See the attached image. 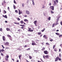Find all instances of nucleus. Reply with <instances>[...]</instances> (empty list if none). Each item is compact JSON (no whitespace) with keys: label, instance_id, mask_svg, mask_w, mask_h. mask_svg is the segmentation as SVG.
Returning <instances> with one entry per match:
<instances>
[{"label":"nucleus","instance_id":"obj_1","mask_svg":"<svg viewBox=\"0 0 62 62\" xmlns=\"http://www.w3.org/2000/svg\"><path fill=\"white\" fill-rule=\"evenodd\" d=\"M54 6H55L56 5V2L57 3H58V0H56V1L55 0H54Z\"/></svg>","mask_w":62,"mask_h":62},{"label":"nucleus","instance_id":"obj_2","mask_svg":"<svg viewBox=\"0 0 62 62\" xmlns=\"http://www.w3.org/2000/svg\"><path fill=\"white\" fill-rule=\"evenodd\" d=\"M44 53L45 54H49L48 52V51L47 50L44 51Z\"/></svg>","mask_w":62,"mask_h":62},{"label":"nucleus","instance_id":"obj_3","mask_svg":"<svg viewBox=\"0 0 62 62\" xmlns=\"http://www.w3.org/2000/svg\"><path fill=\"white\" fill-rule=\"evenodd\" d=\"M50 8L52 10H54V6H50Z\"/></svg>","mask_w":62,"mask_h":62},{"label":"nucleus","instance_id":"obj_4","mask_svg":"<svg viewBox=\"0 0 62 62\" xmlns=\"http://www.w3.org/2000/svg\"><path fill=\"white\" fill-rule=\"evenodd\" d=\"M26 14H30V12L26 10Z\"/></svg>","mask_w":62,"mask_h":62},{"label":"nucleus","instance_id":"obj_5","mask_svg":"<svg viewBox=\"0 0 62 62\" xmlns=\"http://www.w3.org/2000/svg\"><path fill=\"white\" fill-rule=\"evenodd\" d=\"M33 41H32V45H36V43H35V42H33Z\"/></svg>","mask_w":62,"mask_h":62},{"label":"nucleus","instance_id":"obj_6","mask_svg":"<svg viewBox=\"0 0 62 62\" xmlns=\"http://www.w3.org/2000/svg\"><path fill=\"white\" fill-rule=\"evenodd\" d=\"M2 17H3L5 18H6V19L8 18V17H7V15H5V16H4V15H2Z\"/></svg>","mask_w":62,"mask_h":62},{"label":"nucleus","instance_id":"obj_7","mask_svg":"<svg viewBox=\"0 0 62 62\" xmlns=\"http://www.w3.org/2000/svg\"><path fill=\"white\" fill-rule=\"evenodd\" d=\"M58 59H59V57H56V58L55 59V61H57Z\"/></svg>","mask_w":62,"mask_h":62},{"label":"nucleus","instance_id":"obj_8","mask_svg":"<svg viewBox=\"0 0 62 62\" xmlns=\"http://www.w3.org/2000/svg\"><path fill=\"white\" fill-rule=\"evenodd\" d=\"M19 15H20L21 14H22V13H23V12L22 11H20V10H19Z\"/></svg>","mask_w":62,"mask_h":62},{"label":"nucleus","instance_id":"obj_9","mask_svg":"<svg viewBox=\"0 0 62 62\" xmlns=\"http://www.w3.org/2000/svg\"><path fill=\"white\" fill-rule=\"evenodd\" d=\"M3 40H4V41H5L6 40V38H5V37L4 36H3Z\"/></svg>","mask_w":62,"mask_h":62},{"label":"nucleus","instance_id":"obj_10","mask_svg":"<svg viewBox=\"0 0 62 62\" xmlns=\"http://www.w3.org/2000/svg\"><path fill=\"white\" fill-rule=\"evenodd\" d=\"M8 44H9V43L7 42H6L5 44V45H6L7 46V45H8Z\"/></svg>","mask_w":62,"mask_h":62},{"label":"nucleus","instance_id":"obj_11","mask_svg":"<svg viewBox=\"0 0 62 62\" xmlns=\"http://www.w3.org/2000/svg\"><path fill=\"white\" fill-rule=\"evenodd\" d=\"M37 22V21L35 20L34 22V23L35 25H36V23Z\"/></svg>","mask_w":62,"mask_h":62},{"label":"nucleus","instance_id":"obj_12","mask_svg":"<svg viewBox=\"0 0 62 62\" xmlns=\"http://www.w3.org/2000/svg\"><path fill=\"white\" fill-rule=\"evenodd\" d=\"M32 5H35V2H34V0H32Z\"/></svg>","mask_w":62,"mask_h":62},{"label":"nucleus","instance_id":"obj_13","mask_svg":"<svg viewBox=\"0 0 62 62\" xmlns=\"http://www.w3.org/2000/svg\"><path fill=\"white\" fill-rule=\"evenodd\" d=\"M60 18V17H58L57 19V22H58V20H59V19Z\"/></svg>","mask_w":62,"mask_h":62},{"label":"nucleus","instance_id":"obj_14","mask_svg":"<svg viewBox=\"0 0 62 62\" xmlns=\"http://www.w3.org/2000/svg\"><path fill=\"white\" fill-rule=\"evenodd\" d=\"M43 37L44 38H45V39H47V36H46L45 35H44L43 36Z\"/></svg>","mask_w":62,"mask_h":62},{"label":"nucleus","instance_id":"obj_15","mask_svg":"<svg viewBox=\"0 0 62 62\" xmlns=\"http://www.w3.org/2000/svg\"><path fill=\"white\" fill-rule=\"evenodd\" d=\"M24 22H28V20L26 19H24Z\"/></svg>","mask_w":62,"mask_h":62},{"label":"nucleus","instance_id":"obj_16","mask_svg":"<svg viewBox=\"0 0 62 62\" xmlns=\"http://www.w3.org/2000/svg\"><path fill=\"white\" fill-rule=\"evenodd\" d=\"M20 23H21V24H23V20L21 21L20 22Z\"/></svg>","mask_w":62,"mask_h":62},{"label":"nucleus","instance_id":"obj_17","mask_svg":"<svg viewBox=\"0 0 62 62\" xmlns=\"http://www.w3.org/2000/svg\"><path fill=\"white\" fill-rule=\"evenodd\" d=\"M55 34L57 35H58V36H59L60 35V34H59V33H58L57 32Z\"/></svg>","mask_w":62,"mask_h":62},{"label":"nucleus","instance_id":"obj_18","mask_svg":"<svg viewBox=\"0 0 62 62\" xmlns=\"http://www.w3.org/2000/svg\"><path fill=\"white\" fill-rule=\"evenodd\" d=\"M28 30L29 31H30V32H33V30Z\"/></svg>","mask_w":62,"mask_h":62},{"label":"nucleus","instance_id":"obj_19","mask_svg":"<svg viewBox=\"0 0 62 62\" xmlns=\"http://www.w3.org/2000/svg\"><path fill=\"white\" fill-rule=\"evenodd\" d=\"M43 14H44V16L45 17L46 16V13L45 12H43Z\"/></svg>","mask_w":62,"mask_h":62},{"label":"nucleus","instance_id":"obj_20","mask_svg":"<svg viewBox=\"0 0 62 62\" xmlns=\"http://www.w3.org/2000/svg\"><path fill=\"white\" fill-rule=\"evenodd\" d=\"M29 56V58L30 59H32V57L31 56Z\"/></svg>","mask_w":62,"mask_h":62},{"label":"nucleus","instance_id":"obj_21","mask_svg":"<svg viewBox=\"0 0 62 62\" xmlns=\"http://www.w3.org/2000/svg\"><path fill=\"white\" fill-rule=\"evenodd\" d=\"M13 7L14 8V9H16V6H15L14 5Z\"/></svg>","mask_w":62,"mask_h":62},{"label":"nucleus","instance_id":"obj_22","mask_svg":"<svg viewBox=\"0 0 62 62\" xmlns=\"http://www.w3.org/2000/svg\"><path fill=\"white\" fill-rule=\"evenodd\" d=\"M6 30H7V31H9V30H10V29H9L8 28H7L6 29Z\"/></svg>","mask_w":62,"mask_h":62},{"label":"nucleus","instance_id":"obj_23","mask_svg":"<svg viewBox=\"0 0 62 62\" xmlns=\"http://www.w3.org/2000/svg\"><path fill=\"white\" fill-rule=\"evenodd\" d=\"M45 57H46V58H48V57H49V55H46L45 56Z\"/></svg>","mask_w":62,"mask_h":62},{"label":"nucleus","instance_id":"obj_24","mask_svg":"<svg viewBox=\"0 0 62 62\" xmlns=\"http://www.w3.org/2000/svg\"><path fill=\"white\" fill-rule=\"evenodd\" d=\"M5 59L6 61H8V58H5Z\"/></svg>","mask_w":62,"mask_h":62},{"label":"nucleus","instance_id":"obj_25","mask_svg":"<svg viewBox=\"0 0 62 62\" xmlns=\"http://www.w3.org/2000/svg\"><path fill=\"white\" fill-rule=\"evenodd\" d=\"M6 58H8L9 57V56H8V55H6Z\"/></svg>","mask_w":62,"mask_h":62},{"label":"nucleus","instance_id":"obj_26","mask_svg":"<svg viewBox=\"0 0 62 62\" xmlns=\"http://www.w3.org/2000/svg\"><path fill=\"white\" fill-rule=\"evenodd\" d=\"M47 19L48 20H51V17H49Z\"/></svg>","mask_w":62,"mask_h":62},{"label":"nucleus","instance_id":"obj_27","mask_svg":"<svg viewBox=\"0 0 62 62\" xmlns=\"http://www.w3.org/2000/svg\"><path fill=\"white\" fill-rule=\"evenodd\" d=\"M18 11L17 10H15V12L16 13H18Z\"/></svg>","mask_w":62,"mask_h":62},{"label":"nucleus","instance_id":"obj_28","mask_svg":"<svg viewBox=\"0 0 62 62\" xmlns=\"http://www.w3.org/2000/svg\"><path fill=\"white\" fill-rule=\"evenodd\" d=\"M20 26H23L24 27L25 26V25H22L21 24L20 25Z\"/></svg>","mask_w":62,"mask_h":62},{"label":"nucleus","instance_id":"obj_29","mask_svg":"<svg viewBox=\"0 0 62 62\" xmlns=\"http://www.w3.org/2000/svg\"><path fill=\"white\" fill-rule=\"evenodd\" d=\"M41 34V33L40 32H38V35H40Z\"/></svg>","mask_w":62,"mask_h":62},{"label":"nucleus","instance_id":"obj_30","mask_svg":"<svg viewBox=\"0 0 62 62\" xmlns=\"http://www.w3.org/2000/svg\"><path fill=\"white\" fill-rule=\"evenodd\" d=\"M14 2L15 4H16V2L15 0H14Z\"/></svg>","mask_w":62,"mask_h":62},{"label":"nucleus","instance_id":"obj_31","mask_svg":"<svg viewBox=\"0 0 62 62\" xmlns=\"http://www.w3.org/2000/svg\"><path fill=\"white\" fill-rule=\"evenodd\" d=\"M54 25H55V24H53L52 25V27H54Z\"/></svg>","mask_w":62,"mask_h":62},{"label":"nucleus","instance_id":"obj_32","mask_svg":"<svg viewBox=\"0 0 62 62\" xmlns=\"http://www.w3.org/2000/svg\"><path fill=\"white\" fill-rule=\"evenodd\" d=\"M22 54H20L19 55V57H22Z\"/></svg>","mask_w":62,"mask_h":62},{"label":"nucleus","instance_id":"obj_33","mask_svg":"<svg viewBox=\"0 0 62 62\" xmlns=\"http://www.w3.org/2000/svg\"><path fill=\"white\" fill-rule=\"evenodd\" d=\"M24 5H25L24 4H23V3L22 4V7H24Z\"/></svg>","mask_w":62,"mask_h":62},{"label":"nucleus","instance_id":"obj_34","mask_svg":"<svg viewBox=\"0 0 62 62\" xmlns=\"http://www.w3.org/2000/svg\"><path fill=\"white\" fill-rule=\"evenodd\" d=\"M51 13H54V12H53L52 10L51 11Z\"/></svg>","mask_w":62,"mask_h":62},{"label":"nucleus","instance_id":"obj_35","mask_svg":"<svg viewBox=\"0 0 62 62\" xmlns=\"http://www.w3.org/2000/svg\"><path fill=\"white\" fill-rule=\"evenodd\" d=\"M1 51L2 52H4L5 50H4L3 49H2L1 50Z\"/></svg>","mask_w":62,"mask_h":62},{"label":"nucleus","instance_id":"obj_36","mask_svg":"<svg viewBox=\"0 0 62 62\" xmlns=\"http://www.w3.org/2000/svg\"><path fill=\"white\" fill-rule=\"evenodd\" d=\"M17 20L18 21H20V19L19 18H17Z\"/></svg>","mask_w":62,"mask_h":62},{"label":"nucleus","instance_id":"obj_37","mask_svg":"<svg viewBox=\"0 0 62 62\" xmlns=\"http://www.w3.org/2000/svg\"><path fill=\"white\" fill-rule=\"evenodd\" d=\"M45 50V48H44V47H43L42 49L41 50Z\"/></svg>","mask_w":62,"mask_h":62},{"label":"nucleus","instance_id":"obj_38","mask_svg":"<svg viewBox=\"0 0 62 62\" xmlns=\"http://www.w3.org/2000/svg\"><path fill=\"white\" fill-rule=\"evenodd\" d=\"M2 28H0V31H2Z\"/></svg>","mask_w":62,"mask_h":62},{"label":"nucleus","instance_id":"obj_39","mask_svg":"<svg viewBox=\"0 0 62 62\" xmlns=\"http://www.w3.org/2000/svg\"><path fill=\"white\" fill-rule=\"evenodd\" d=\"M61 37H62V34L60 35H59V38H60Z\"/></svg>","mask_w":62,"mask_h":62},{"label":"nucleus","instance_id":"obj_40","mask_svg":"<svg viewBox=\"0 0 62 62\" xmlns=\"http://www.w3.org/2000/svg\"><path fill=\"white\" fill-rule=\"evenodd\" d=\"M7 36L8 37H10V38L11 37V36H10V35H7Z\"/></svg>","mask_w":62,"mask_h":62},{"label":"nucleus","instance_id":"obj_41","mask_svg":"<svg viewBox=\"0 0 62 62\" xmlns=\"http://www.w3.org/2000/svg\"><path fill=\"white\" fill-rule=\"evenodd\" d=\"M4 14H6V13H7V12H6V11H5V10H4Z\"/></svg>","mask_w":62,"mask_h":62},{"label":"nucleus","instance_id":"obj_42","mask_svg":"<svg viewBox=\"0 0 62 62\" xmlns=\"http://www.w3.org/2000/svg\"><path fill=\"white\" fill-rule=\"evenodd\" d=\"M45 8V6L44 5H43V7H42V8Z\"/></svg>","mask_w":62,"mask_h":62},{"label":"nucleus","instance_id":"obj_43","mask_svg":"<svg viewBox=\"0 0 62 62\" xmlns=\"http://www.w3.org/2000/svg\"><path fill=\"white\" fill-rule=\"evenodd\" d=\"M55 45H54L53 47V49H54V48H55Z\"/></svg>","mask_w":62,"mask_h":62},{"label":"nucleus","instance_id":"obj_44","mask_svg":"<svg viewBox=\"0 0 62 62\" xmlns=\"http://www.w3.org/2000/svg\"><path fill=\"white\" fill-rule=\"evenodd\" d=\"M27 51H28V50H30V48H29L27 49Z\"/></svg>","mask_w":62,"mask_h":62},{"label":"nucleus","instance_id":"obj_45","mask_svg":"<svg viewBox=\"0 0 62 62\" xmlns=\"http://www.w3.org/2000/svg\"><path fill=\"white\" fill-rule=\"evenodd\" d=\"M8 10L9 11V7H8Z\"/></svg>","mask_w":62,"mask_h":62},{"label":"nucleus","instance_id":"obj_46","mask_svg":"<svg viewBox=\"0 0 62 62\" xmlns=\"http://www.w3.org/2000/svg\"><path fill=\"white\" fill-rule=\"evenodd\" d=\"M14 23H15V24H17V22H15Z\"/></svg>","mask_w":62,"mask_h":62},{"label":"nucleus","instance_id":"obj_47","mask_svg":"<svg viewBox=\"0 0 62 62\" xmlns=\"http://www.w3.org/2000/svg\"><path fill=\"white\" fill-rule=\"evenodd\" d=\"M54 51L55 52H57V50H56V49H54Z\"/></svg>","mask_w":62,"mask_h":62},{"label":"nucleus","instance_id":"obj_48","mask_svg":"<svg viewBox=\"0 0 62 62\" xmlns=\"http://www.w3.org/2000/svg\"><path fill=\"white\" fill-rule=\"evenodd\" d=\"M2 46L3 47V49H4V48H5V47H4V46L3 45H2Z\"/></svg>","mask_w":62,"mask_h":62},{"label":"nucleus","instance_id":"obj_49","mask_svg":"<svg viewBox=\"0 0 62 62\" xmlns=\"http://www.w3.org/2000/svg\"><path fill=\"white\" fill-rule=\"evenodd\" d=\"M40 60H41V61H42V62H43V61L42 60V59H40Z\"/></svg>","mask_w":62,"mask_h":62},{"label":"nucleus","instance_id":"obj_50","mask_svg":"<svg viewBox=\"0 0 62 62\" xmlns=\"http://www.w3.org/2000/svg\"><path fill=\"white\" fill-rule=\"evenodd\" d=\"M24 28V27H23V26H22L21 27V29H23Z\"/></svg>","mask_w":62,"mask_h":62},{"label":"nucleus","instance_id":"obj_51","mask_svg":"<svg viewBox=\"0 0 62 62\" xmlns=\"http://www.w3.org/2000/svg\"><path fill=\"white\" fill-rule=\"evenodd\" d=\"M58 59L59 60V61H61V59H60V58L59 59V58Z\"/></svg>","mask_w":62,"mask_h":62},{"label":"nucleus","instance_id":"obj_52","mask_svg":"<svg viewBox=\"0 0 62 62\" xmlns=\"http://www.w3.org/2000/svg\"><path fill=\"white\" fill-rule=\"evenodd\" d=\"M50 41H53V39H51L50 40Z\"/></svg>","mask_w":62,"mask_h":62},{"label":"nucleus","instance_id":"obj_53","mask_svg":"<svg viewBox=\"0 0 62 62\" xmlns=\"http://www.w3.org/2000/svg\"><path fill=\"white\" fill-rule=\"evenodd\" d=\"M46 45H49V43H46Z\"/></svg>","mask_w":62,"mask_h":62},{"label":"nucleus","instance_id":"obj_54","mask_svg":"<svg viewBox=\"0 0 62 62\" xmlns=\"http://www.w3.org/2000/svg\"><path fill=\"white\" fill-rule=\"evenodd\" d=\"M44 30H42L41 31V32H44Z\"/></svg>","mask_w":62,"mask_h":62},{"label":"nucleus","instance_id":"obj_55","mask_svg":"<svg viewBox=\"0 0 62 62\" xmlns=\"http://www.w3.org/2000/svg\"><path fill=\"white\" fill-rule=\"evenodd\" d=\"M49 6H51V3H49Z\"/></svg>","mask_w":62,"mask_h":62},{"label":"nucleus","instance_id":"obj_56","mask_svg":"<svg viewBox=\"0 0 62 62\" xmlns=\"http://www.w3.org/2000/svg\"><path fill=\"white\" fill-rule=\"evenodd\" d=\"M56 25H57V24H58V23L57 22L56 23Z\"/></svg>","mask_w":62,"mask_h":62},{"label":"nucleus","instance_id":"obj_57","mask_svg":"<svg viewBox=\"0 0 62 62\" xmlns=\"http://www.w3.org/2000/svg\"><path fill=\"white\" fill-rule=\"evenodd\" d=\"M61 25L62 26V22L61 21Z\"/></svg>","mask_w":62,"mask_h":62},{"label":"nucleus","instance_id":"obj_58","mask_svg":"<svg viewBox=\"0 0 62 62\" xmlns=\"http://www.w3.org/2000/svg\"><path fill=\"white\" fill-rule=\"evenodd\" d=\"M1 55H4V54H3L2 53H1Z\"/></svg>","mask_w":62,"mask_h":62},{"label":"nucleus","instance_id":"obj_59","mask_svg":"<svg viewBox=\"0 0 62 62\" xmlns=\"http://www.w3.org/2000/svg\"><path fill=\"white\" fill-rule=\"evenodd\" d=\"M29 2V0H28L27 1V3H28Z\"/></svg>","mask_w":62,"mask_h":62},{"label":"nucleus","instance_id":"obj_60","mask_svg":"<svg viewBox=\"0 0 62 62\" xmlns=\"http://www.w3.org/2000/svg\"><path fill=\"white\" fill-rule=\"evenodd\" d=\"M62 44H61L60 45V47H62Z\"/></svg>","mask_w":62,"mask_h":62},{"label":"nucleus","instance_id":"obj_61","mask_svg":"<svg viewBox=\"0 0 62 62\" xmlns=\"http://www.w3.org/2000/svg\"><path fill=\"white\" fill-rule=\"evenodd\" d=\"M20 31H21V30L20 29H19L18 30V31H19V32Z\"/></svg>","mask_w":62,"mask_h":62},{"label":"nucleus","instance_id":"obj_62","mask_svg":"<svg viewBox=\"0 0 62 62\" xmlns=\"http://www.w3.org/2000/svg\"><path fill=\"white\" fill-rule=\"evenodd\" d=\"M24 16L25 17H27V16L26 15L25 16Z\"/></svg>","mask_w":62,"mask_h":62},{"label":"nucleus","instance_id":"obj_63","mask_svg":"<svg viewBox=\"0 0 62 62\" xmlns=\"http://www.w3.org/2000/svg\"><path fill=\"white\" fill-rule=\"evenodd\" d=\"M43 57L44 59H45V56H44V55L43 56Z\"/></svg>","mask_w":62,"mask_h":62},{"label":"nucleus","instance_id":"obj_64","mask_svg":"<svg viewBox=\"0 0 62 62\" xmlns=\"http://www.w3.org/2000/svg\"><path fill=\"white\" fill-rule=\"evenodd\" d=\"M17 62H19V60H17Z\"/></svg>","mask_w":62,"mask_h":62}]
</instances>
